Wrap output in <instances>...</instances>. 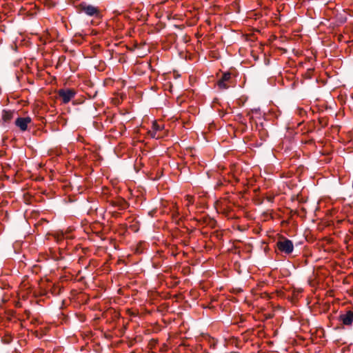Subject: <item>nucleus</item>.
<instances>
[{"instance_id":"nucleus-1","label":"nucleus","mask_w":353,"mask_h":353,"mask_svg":"<svg viewBox=\"0 0 353 353\" xmlns=\"http://www.w3.org/2000/svg\"><path fill=\"white\" fill-rule=\"evenodd\" d=\"M76 9L79 13H85V14L93 17L99 15V10L97 7L90 5L85 1H83L76 6Z\"/></svg>"},{"instance_id":"nucleus-9","label":"nucleus","mask_w":353,"mask_h":353,"mask_svg":"<svg viewBox=\"0 0 353 353\" xmlns=\"http://www.w3.org/2000/svg\"><path fill=\"white\" fill-rule=\"evenodd\" d=\"M150 134H151V137H153V138H156V139H159L160 137L159 135H157V132L156 131H152V132H150Z\"/></svg>"},{"instance_id":"nucleus-14","label":"nucleus","mask_w":353,"mask_h":353,"mask_svg":"<svg viewBox=\"0 0 353 353\" xmlns=\"http://www.w3.org/2000/svg\"><path fill=\"white\" fill-rule=\"evenodd\" d=\"M242 124H243L246 127V123H244V122H242Z\"/></svg>"},{"instance_id":"nucleus-7","label":"nucleus","mask_w":353,"mask_h":353,"mask_svg":"<svg viewBox=\"0 0 353 353\" xmlns=\"http://www.w3.org/2000/svg\"><path fill=\"white\" fill-rule=\"evenodd\" d=\"M13 117V112L11 111L3 110L2 112V119L5 122H9Z\"/></svg>"},{"instance_id":"nucleus-10","label":"nucleus","mask_w":353,"mask_h":353,"mask_svg":"<svg viewBox=\"0 0 353 353\" xmlns=\"http://www.w3.org/2000/svg\"><path fill=\"white\" fill-rule=\"evenodd\" d=\"M152 127H153V130L154 131H156V132L161 129L160 126L157 123H153V126Z\"/></svg>"},{"instance_id":"nucleus-8","label":"nucleus","mask_w":353,"mask_h":353,"mask_svg":"<svg viewBox=\"0 0 353 353\" xmlns=\"http://www.w3.org/2000/svg\"><path fill=\"white\" fill-rule=\"evenodd\" d=\"M112 204L115 206H118L119 209H125L127 207V203L125 200L120 199L117 201H113Z\"/></svg>"},{"instance_id":"nucleus-5","label":"nucleus","mask_w":353,"mask_h":353,"mask_svg":"<svg viewBox=\"0 0 353 353\" xmlns=\"http://www.w3.org/2000/svg\"><path fill=\"white\" fill-rule=\"evenodd\" d=\"M31 118L18 117L15 121V125L20 128L21 131H26L28 129V124L31 123Z\"/></svg>"},{"instance_id":"nucleus-3","label":"nucleus","mask_w":353,"mask_h":353,"mask_svg":"<svg viewBox=\"0 0 353 353\" xmlns=\"http://www.w3.org/2000/svg\"><path fill=\"white\" fill-rule=\"evenodd\" d=\"M77 94L74 89L63 88L58 90L59 98L63 103H68Z\"/></svg>"},{"instance_id":"nucleus-11","label":"nucleus","mask_w":353,"mask_h":353,"mask_svg":"<svg viewBox=\"0 0 353 353\" xmlns=\"http://www.w3.org/2000/svg\"><path fill=\"white\" fill-rule=\"evenodd\" d=\"M248 116L250 117V120H252L253 119V117L250 114V112L248 113Z\"/></svg>"},{"instance_id":"nucleus-6","label":"nucleus","mask_w":353,"mask_h":353,"mask_svg":"<svg viewBox=\"0 0 353 353\" xmlns=\"http://www.w3.org/2000/svg\"><path fill=\"white\" fill-rule=\"evenodd\" d=\"M339 318L343 324L345 325H351L353 322V310H347L345 314H340Z\"/></svg>"},{"instance_id":"nucleus-4","label":"nucleus","mask_w":353,"mask_h":353,"mask_svg":"<svg viewBox=\"0 0 353 353\" xmlns=\"http://www.w3.org/2000/svg\"><path fill=\"white\" fill-rule=\"evenodd\" d=\"M231 76V73L228 72L223 74L222 77L217 82V85L220 89L226 90L230 87Z\"/></svg>"},{"instance_id":"nucleus-2","label":"nucleus","mask_w":353,"mask_h":353,"mask_svg":"<svg viewBox=\"0 0 353 353\" xmlns=\"http://www.w3.org/2000/svg\"><path fill=\"white\" fill-rule=\"evenodd\" d=\"M278 249L285 254H290L293 252L294 245L291 240L283 237L276 243Z\"/></svg>"},{"instance_id":"nucleus-13","label":"nucleus","mask_w":353,"mask_h":353,"mask_svg":"<svg viewBox=\"0 0 353 353\" xmlns=\"http://www.w3.org/2000/svg\"><path fill=\"white\" fill-rule=\"evenodd\" d=\"M242 124H243L246 127V123H244V122H242Z\"/></svg>"},{"instance_id":"nucleus-12","label":"nucleus","mask_w":353,"mask_h":353,"mask_svg":"<svg viewBox=\"0 0 353 353\" xmlns=\"http://www.w3.org/2000/svg\"><path fill=\"white\" fill-rule=\"evenodd\" d=\"M188 197L189 198V202L191 203L192 202V197L190 196H188Z\"/></svg>"}]
</instances>
